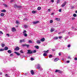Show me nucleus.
I'll return each instance as SVG.
<instances>
[{"instance_id": "1", "label": "nucleus", "mask_w": 77, "mask_h": 77, "mask_svg": "<svg viewBox=\"0 0 77 77\" xmlns=\"http://www.w3.org/2000/svg\"><path fill=\"white\" fill-rule=\"evenodd\" d=\"M27 51V54H33V51H31L30 50H28Z\"/></svg>"}, {"instance_id": "2", "label": "nucleus", "mask_w": 77, "mask_h": 77, "mask_svg": "<svg viewBox=\"0 0 77 77\" xmlns=\"http://www.w3.org/2000/svg\"><path fill=\"white\" fill-rule=\"evenodd\" d=\"M14 7L15 8H21L22 7H21V6H20L19 5L17 6V5L15 4L14 5Z\"/></svg>"}, {"instance_id": "3", "label": "nucleus", "mask_w": 77, "mask_h": 77, "mask_svg": "<svg viewBox=\"0 0 77 77\" xmlns=\"http://www.w3.org/2000/svg\"><path fill=\"white\" fill-rule=\"evenodd\" d=\"M37 65V69H40L42 68V67L40 66V64H38Z\"/></svg>"}, {"instance_id": "4", "label": "nucleus", "mask_w": 77, "mask_h": 77, "mask_svg": "<svg viewBox=\"0 0 77 77\" xmlns=\"http://www.w3.org/2000/svg\"><path fill=\"white\" fill-rule=\"evenodd\" d=\"M55 72H59V73H61L62 72L61 71L58 70V69H56L55 71Z\"/></svg>"}, {"instance_id": "5", "label": "nucleus", "mask_w": 77, "mask_h": 77, "mask_svg": "<svg viewBox=\"0 0 77 77\" xmlns=\"http://www.w3.org/2000/svg\"><path fill=\"white\" fill-rule=\"evenodd\" d=\"M22 46L23 47H24V46H26V47H27L28 48L29 47V45H27V44H23L22 45Z\"/></svg>"}, {"instance_id": "6", "label": "nucleus", "mask_w": 77, "mask_h": 77, "mask_svg": "<svg viewBox=\"0 0 77 77\" xmlns=\"http://www.w3.org/2000/svg\"><path fill=\"white\" fill-rule=\"evenodd\" d=\"M66 4V2H65L64 3L61 5L62 7H64L65 5Z\"/></svg>"}, {"instance_id": "7", "label": "nucleus", "mask_w": 77, "mask_h": 77, "mask_svg": "<svg viewBox=\"0 0 77 77\" xmlns=\"http://www.w3.org/2000/svg\"><path fill=\"white\" fill-rule=\"evenodd\" d=\"M20 50V48L18 47H17L16 48L14 49V50H15V51H18V50Z\"/></svg>"}, {"instance_id": "8", "label": "nucleus", "mask_w": 77, "mask_h": 77, "mask_svg": "<svg viewBox=\"0 0 77 77\" xmlns=\"http://www.w3.org/2000/svg\"><path fill=\"white\" fill-rule=\"evenodd\" d=\"M39 23V21H37L33 22V24H37V23Z\"/></svg>"}, {"instance_id": "9", "label": "nucleus", "mask_w": 77, "mask_h": 77, "mask_svg": "<svg viewBox=\"0 0 77 77\" xmlns=\"http://www.w3.org/2000/svg\"><path fill=\"white\" fill-rule=\"evenodd\" d=\"M15 31H16V29H15V28L14 27H13L12 28V32H15Z\"/></svg>"}, {"instance_id": "10", "label": "nucleus", "mask_w": 77, "mask_h": 77, "mask_svg": "<svg viewBox=\"0 0 77 77\" xmlns=\"http://www.w3.org/2000/svg\"><path fill=\"white\" fill-rule=\"evenodd\" d=\"M25 42V40H24V39L20 40V43H22V42Z\"/></svg>"}, {"instance_id": "11", "label": "nucleus", "mask_w": 77, "mask_h": 77, "mask_svg": "<svg viewBox=\"0 0 77 77\" xmlns=\"http://www.w3.org/2000/svg\"><path fill=\"white\" fill-rule=\"evenodd\" d=\"M14 53H15L17 55V56H20V54L18 53L17 52H14Z\"/></svg>"}, {"instance_id": "12", "label": "nucleus", "mask_w": 77, "mask_h": 77, "mask_svg": "<svg viewBox=\"0 0 77 77\" xmlns=\"http://www.w3.org/2000/svg\"><path fill=\"white\" fill-rule=\"evenodd\" d=\"M40 41H42V42H44V41H45V38H42L40 39Z\"/></svg>"}, {"instance_id": "13", "label": "nucleus", "mask_w": 77, "mask_h": 77, "mask_svg": "<svg viewBox=\"0 0 77 77\" xmlns=\"http://www.w3.org/2000/svg\"><path fill=\"white\" fill-rule=\"evenodd\" d=\"M58 60H59V58H56L54 59V62H57V61Z\"/></svg>"}, {"instance_id": "14", "label": "nucleus", "mask_w": 77, "mask_h": 77, "mask_svg": "<svg viewBox=\"0 0 77 77\" xmlns=\"http://www.w3.org/2000/svg\"><path fill=\"white\" fill-rule=\"evenodd\" d=\"M36 42L37 43V44H40V43H41V41L40 40H38Z\"/></svg>"}, {"instance_id": "15", "label": "nucleus", "mask_w": 77, "mask_h": 77, "mask_svg": "<svg viewBox=\"0 0 77 77\" xmlns=\"http://www.w3.org/2000/svg\"><path fill=\"white\" fill-rule=\"evenodd\" d=\"M54 30H54V28H51V32H53V31H54Z\"/></svg>"}, {"instance_id": "16", "label": "nucleus", "mask_w": 77, "mask_h": 77, "mask_svg": "<svg viewBox=\"0 0 77 77\" xmlns=\"http://www.w3.org/2000/svg\"><path fill=\"white\" fill-rule=\"evenodd\" d=\"M31 73L32 75H33V74H34V72H33V70H32L31 71Z\"/></svg>"}, {"instance_id": "17", "label": "nucleus", "mask_w": 77, "mask_h": 77, "mask_svg": "<svg viewBox=\"0 0 77 77\" xmlns=\"http://www.w3.org/2000/svg\"><path fill=\"white\" fill-rule=\"evenodd\" d=\"M43 56L45 57L47 56V54L45 53L43 54Z\"/></svg>"}, {"instance_id": "18", "label": "nucleus", "mask_w": 77, "mask_h": 77, "mask_svg": "<svg viewBox=\"0 0 77 77\" xmlns=\"http://www.w3.org/2000/svg\"><path fill=\"white\" fill-rule=\"evenodd\" d=\"M49 51V50H48V51H43V52L44 53H48V52Z\"/></svg>"}, {"instance_id": "19", "label": "nucleus", "mask_w": 77, "mask_h": 77, "mask_svg": "<svg viewBox=\"0 0 77 77\" xmlns=\"http://www.w3.org/2000/svg\"><path fill=\"white\" fill-rule=\"evenodd\" d=\"M8 52L9 53V54H11L12 53V51L11 50H9L8 51Z\"/></svg>"}, {"instance_id": "20", "label": "nucleus", "mask_w": 77, "mask_h": 77, "mask_svg": "<svg viewBox=\"0 0 77 77\" xmlns=\"http://www.w3.org/2000/svg\"><path fill=\"white\" fill-rule=\"evenodd\" d=\"M55 20H57V21H60V19L58 18H55Z\"/></svg>"}, {"instance_id": "21", "label": "nucleus", "mask_w": 77, "mask_h": 77, "mask_svg": "<svg viewBox=\"0 0 77 77\" xmlns=\"http://www.w3.org/2000/svg\"><path fill=\"white\" fill-rule=\"evenodd\" d=\"M35 47L36 49H39V46H35Z\"/></svg>"}, {"instance_id": "22", "label": "nucleus", "mask_w": 77, "mask_h": 77, "mask_svg": "<svg viewBox=\"0 0 77 77\" xmlns=\"http://www.w3.org/2000/svg\"><path fill=\"white\" fill-rule=\"evenodd\" d=\"M36 11H32V14H35V13H36Z\"/></svg>"}, {"instance_id": "23", "label": "nucleus", "mask_w": 77, "mask_h": 77, "mask_svg": "<svg viewBox=\"0 0 77 77\" xmlns=\"http://www.w3.org/2000/svg\"><path fill=\"white\" fill-rule=\"evenodd\" d=\"M5 50H8V48L7 47H5Z\"/></svg>"}, {"instance_id": "24", "label": "nucleus", "mask_w": 77, "mask_h": 77, "mask_svg": "<svg viewBox=\"0 0 77 77\" xmlns=\"http://www.w3.org/2000/svg\"><path fill=\"white\" fill-rule=\"evenodd\" d=\"M5 14L4 13H2L1 14V17H3V16H4Z\"/></svg>"}, {"instance_id": "25", "label": "nucleus", "mask_w": 77, "mask_h": 77, "mask_svg": "<svg viewBox=\"0 0 77 77\" xmlns=\"http://www.w3.org/2000/svg\"><path fill=\"white\" fill-rule=\"evenodd\" d=\"M16 23L17 24H20V22L18 20H17L16 21Z\"/></svg>"}, {"instance_id": "26", "label": "nucleus", "mask_w": 77, "mask_h": 77, "mask_svg": "<svg viewBox=\"0 0 77 77\" xmlns=\"http://www.w3.org/2000/svg\"><path fill=\"white\" fill-rule=\"evenodd\" d=\"M26 32L27 31L26 30H24L23 32V34H25L26 33Z\"/></svg>"}, {"instance_id": "27", "label": "nucleus", "mask_w": 77, "mask_h": 77, "mask_svg": "<svg viewBox=\"0 0 77 77\" xmlns=\"http://www.w3.org/2000/svg\"><path fill=\"white\" fill-rule=\"evenodd\" d=\"M54 39L55 40L56 39H58V37H55L54 38Z\"/></svg>"}, {"instance_id": "28", "label": "nucleus", "mask_w": 77, "mask_h": 77, "mask_svg": "<svg viewBox=\"0 0 77 77\" xmlns=\"http://www.w3.org/2000/svg\"><path fill=\"white\" fill-rule=\"evenodd\" d=\"M23 36H25V37L27 36V34L26 33L23 34Z\"/></svg>"}, {"instance_id": "29", "label": "nucleus", "mask_w": 77, "mask_h": 77, "mask_svg": "<svg viewBox=\"0 0 77 77\" xmlns=\"http://www.w3.org/2000/svg\"><path fill=\"white\" fill-rule=\"evenodd\" d=\"M28 42H29V43H31L32 44L33 43V42H32L31 40H29L28 41Z\"/></svg>"}, {"instance_id": "30", "label": "nucleus", "mask_w": 77, "mask_h": 77, "mask_svg": "<svg viewBox=\"0 0 77 77\" xmlns=\"http://www.w3.org/2000/svg\"><path fill=\"white\" fill-rule=\"evenodd\" d=\"M38 11L40 10V9H41V7H39L38 8Z\"/></svg>"}, {"instance_id": "31", "label": "nucleus", "mask_w": 77, "mask_h": 77, "mask_svg": "<svg viewBox=\"0 0 77 77\" xmlns=\"http://www.w3.org/2000/svg\"><path fill=\"white\" fill-rule=\"evenodd\" d=\"M28 27V26L26 25H24V28H27Z\"/></svg>"}, {"instance_id": "32", "label": "nucleus", "mask_w": 77, "mask_h": 77, "mask_svg": "<svg viewBox=\"0 0 77 77\" xmlns=\"http://www.w3.org/2000/svg\"><path fill=\"white\" fill-rule=\"evenodd\" d=\"M76 14H74L73 15V17H76Z\"/></svg>"}, {"instance_id": "33", "label": "nucleus", "mask_w": 77, "mask_h": 77, "mask_svg": "<svg viewBox=\"0 0 77 77\" xmlns=\"http://www.w3.org/2000/svg\"><path fill=\"white\" fill-rule=\"evenodd\" d=\"M5 44H2V47H5Z\"/></svg>"}, {"instance_id": "34", "label": "nucleus", "mask_w": 77, "mask_h": 77, "mask_svg": "<svg viewBox=\"0 0 77 77\" xmlns=\"http://www.w3.org/2000/svg\"><path fill=\"white\" fill-rule=\"evenodd\" d=\"M1 12H6V10H3L1 11Z\"/></svg>"}, {"instance_id": "35", "label": "nucleus", "mask_w": 77, "mask_h": 77, "mask_svg": "<svg viewBox=\"0 0 77 77\" xmlns=\"http://www.w3.org/2000/svg\"><path fill=\"white\" fill-rule=\"evenodd\" d=\"M60 1V0H57V3H59Z\"/></svg>"}, {"instance_id": "36", "label": "nucleus", "mask_w": 77, "mask_h": 77, "mask_svg": "<svg viewBox=\"0 0 77 77\" xmlns=\"http://www.w3.org/2000/svg\"><path fill=\"white\" fill-rule=\"evenodd\" d=\"M31 60H35V59L32 57H31Z\"/></svg>"}, {"instance_id": "37", "label": "nucleus", "mask_w": 77, "mask_h": 77, "mask_svg": "<svg viewBox=\"0 0 77 77\" xmlns=\"http://www.w3.org/2000/svg\"><path fill=\"white\" fill-rule=\"evenodd\" d=\"M53 57V56H52V55H50L49 56V58H51V57Z\"/></svg>"}, {"instance_id": "38", "label": "nucleus", "mask_w": 77, "mask_h": 77, "mask_svg": "<svg viewBox=\"0 0 77 77\" xmlns=\"http://www.w3.org/2000/svg\"><path fill=\"white\" fill-rule=\"evenodd\" d=\"M13 54H10V57H12V56H13Z\"/></svg>"}, {"instance_id": "39", "label": "nucleus", "mask_w": 77, "mask_h": 77, "mask_svg": "<svg viewBox=\"0 0 77 77\" xmlns=\"http://www.w3.org/2000/svg\"><path fill=\"white\" fill-rule=\"evenodd\" d=\"M4 5L5 7H6V8H7L8 7V5H6V4H4Z\"/></svg>"}, {"instance_id": "40", "label": "nucleus", "mask_w": 77, "mask_h": 77, "mask_svg": "<svg viewBox=\"0 0 77 77\" xmlns=\"http://www.w3.org/2000/svg\"><path fill=\"white\" fill-rule=\"evenodd\" d=\"M59 39H61V38H62V36H59L58 37Z\"/></svg>"}, {"instance_id": "41", "label": "nucleus", "mask_w": 77, "mask_h": 77, "mask_svg": "<svg viewBox=\"0 0 77 77\" xmlns=\"http://www.w3.org/2000/svg\"><path fill=\"white\" fill-rule=\"evenodd\" d=\"M36 51L35 50H34L33 51V53H36Z\"/></svg>"}, {"instance_id": "42", "label": "nucleus", "mask_w": 77, "mask_h": 77, "mask_svg": "<svg viewBox=\"0 0 77 77\" xmlns=\"http://www.w3.org/2000/svg\"><path fill=\"white\" fill-rule=\"evenodd\" d=\"M71 47V45H69L67 46V47H68V48H69V47Z\"/></svg>"}, {"instance_id": "43", "label": "nucleus", "mask_w": 77, "mask_h": 77, "mask_svg": "<svg viewBox=\"0 0 77 77\" xmlns=\"http://www.w3.org/2000/svg\"><path fill=\"white\" fill-rule=\"evenodd\" d=\"M59 12H61V11H62V9H60L59 10Z\"/></svg>"}, {"instance_id": "44", "label": "nucleus", "mask_w": 77, "mask_h": 77, "mask_svg": "<svg viewBox=\"0 0 77 77\" xmlns=\"http://www.w3.org/2000/svg\"><path fill=\"white\" fill-rule=\"evenodd\" d=\"M58 54L60 56L61 55V53L60 52H59Z\"/></svg>"}, {"instance_id": "45", "label": "nucleus", "mask_w": 77, "mask_h": 77, "mask_svg": "<svg viewBox=\"0 0 77 77\" xmlns=\"http://www.w3.org/2000/svg\"><path fill=\"white\" fill-rule=\"evenodd\" d=\"M66 63H69V60H68L66 61Z\"/></svg>"}, {"instance_id": "46", "label": "nucleus", "mask_w": 77, "mask_h": 77, "mask_svg": "<svg viewBox=\"0 0 77 77\" xmlns=\"http://www.w3.org/2000/svg\"><path fill=\"white\" fill-rule=\"evenodd\" d=\"M6 35H7L8 37H9V34H6Z\"/></svg>"}, {"instance_id": "47", "label": "nucleus", "mask_w": 77, "mask_h": 77, "mask_svg": "<svg viewBox=\"0 0 77 77\" xmlns=\"http://www.w3.org/2000/svg\"><path fill=\"white\" fill-rule=\"evenodd\" d=\"M0 33L1 34H2V35L3 34V32H2V31H0Z\"/></svg>"}, {"instance_id": "48", "label": "nucleus", "mask_w": 77, "mask_h": 77, "mask_svg": "<svg viewBox=\"0 0 77 77\" xmlns=\"http://www.w3.org/2000/svg\"><path fill=\"white\" fill-rule=\"evenodd\" d=\"M4 50V49H0V51H3Z\"/></svg>"}, {"instance_id": "49", "label": "nucleus", "mask_w": 77, "mask_h": 77, "mask_svg": "<svg viewBox=\"0 0 77 77\" xmlns=\"http://www.w3.org/2000/svg\"><path fill=\"white\" fill-rule=\"evenodd\" d=\"M20 52L21 53H23V51L22 50H21L20 51Z\"/></svg>"}, {"instance_id": "50", "label": "nucleus", "mask_w": 77, "mask_h": 77, "mask_svg": "<svg viewBox=\"0 0 77 77\" xmlns=\"http://www.w3.org/2000/svg\"><path fill=\"white\" fill-rule=\"evenodd\" d=\"M53 23V20H51L50 21V23Z\"/></svg>"}, {"instance_id": "51", "label": "nucleus", "mask_w": 77, "mask_h": 77, "mask_svg": "<svg viewBox=\"0 0 77 77\" xmlns=\"http://www.w3.org/2000/svg\"><path fill=\"white\" fill-rule=\"evenodd\" d=\"M50 11H51V9H49L48 10V12H50Z\"/></svg>"}, {"instance_id": "52", "label": "nucleus", "mask_w": 77, "mask_h": 77, "mask_svg": "<svg viewBox=\"0 0 77 77\" xmlns=\"http://www.w3.org/2000/svg\"><path fill=\"white\" fill-rule=\"evenodd\" d=\"M74 60H77V57L75 58Z\"/></svg>"}, {"instance_id": "53", "label": "nucleus", "mask_w": 77, "mask_h": 77, "mask_svg": "<svg viewBox=\"0 0 77 77\" xmlns=\"http://www.w3.org/2000/svg\"><path fill=\"white\" fill-rule=\"evenodd\" d=\"M75 18H74V17H72V20H75Z\"/></svg>"}, {"instance_id": "54", "label": "nucleus", "mask_w": 77, "mask_h": 77, "mask_svg": "<svg viewBox=\"0 0 77 77\" xmlns=\"http://www.w3.org/2000/svg\"><path fill=\"white\" fill-rule=\"evenodd\" d=\"M51 2H52V3H53V2H54V0H52L51 1Z\"/></svg>"}, {"instance_id": "55", "label": "nucleus", "mask_w": 77, "mask_h": 77, "mask_svg": "<svg viewBox=\"0 0 77 77\" xmlns=\"http://www.w3.org/2000/svg\"><path fill=\"white\" fill-rule=\"evenodd\" d=\"M68 59H71V57H68Z\"/></svg>"}, {"instance_id": "56", "label": "nucleus", "mask_w": 77, "mask_h": 77, "mask_svg": "<svg viewBox=\"0 0 77 77\" xmlns=\"http://www.w3.org/2000/svg\"><path fill=\"white\" fill-rule=\"evenodd\" d=\"M40 69V71H42V70H43V69H42V68Z\"/></svg>"}, {"instance_id": "57", "label": "nucleus", "mask_w": 77, "mask_h": 77, "mask_svg": "<svg viewBox=\"0 0 77 77\" xmlns=\"http://www.w3.org/2000/svg\"><path fill=\"white\" fill-rule=\"evenodd\" d=\"M72 30H74V27H72Z\"/></svg>"}, {"instance_id": "58", "label": "nucleus", "mask_w": 77, "mask_h": 77, "mask_svg": "<svg viewBox=\"0 0 77 77\" xmlns=\"http://www.w3.org/2000/svg\"><path fill=\"white\" fill-rule=\"evenodd\" d=\"M54 14V13H52L51 14V15H53Z\"/></svg>"}, {"instance_id": "59", "label": "nucleus", "mask_w": 77, "mask_h": 77, "mask_svg": "<svg viewBox=\"0 0 77 77\" xmlns=\"http://www.w3.org/2000/svg\"><path fill=\"white\" fill-rule=\"evenodd\" d=\"M25 75H27V73H25Z\"/></svg>"}, {"instance_id": "60", "label": "nucleus", "mask_w": 77, "mask_h": 77, "mask_svg": "<svg viewBox=\"0 0 77 77\" xmlns=\"http://www.w3.org/2000/svg\"><path fill=\"white\" fill-rule=\"evenodd\" d=\"M2 72H0V75H2Z\"/></svg>"}, {"instance_id": "61", "label": "nucleus", "mask_w": 77, "mask_h": 77, "mask_svg": "<svg viewBox=\"0 0 77 77\" xmlns=\"http://www.w3.org/2000/svg\"><path fill=\"white\" fill-rule=\"evenodd\" d=\"M23 20H24V21H26V18H24Z\"/></svg>"}, {"instance_id": "62", "label": "nucleus", "mask_w": 77, "mask_h": 77, "mask_svg": "<svg viewBox=\"0 0 77 77\" xmlns=\"http://www.w3.org/2000/svg\"><path fill=\"white\" fill-rule=\"evenodd\" d=\"M27 20H28L27 19H26V20L25 21H27Z\"/></svg>"}, {"instance_id": "63", "label": "nucleus", "mask_w": 77, "mask_h": 77, "mask_svg": "<svg viewBox=\"0 0 77 77\" xmlns=\"http://www.w3.org/2000/svg\"><path fill=\"white\" fill-rule=\"evenodd\" d=\"M16 27H18V26L17 25V26H16Z\"/></svg>"}, {"instance_id": "64", "label": "nucleus", "mask_w": 77, "mask_h": 77, "mask_svg": "<svg viewBox=\"0 0 77 77\" xmlns=\"http://www.w3.org/2000/svg\"><path fill=\"white\" fill-rule=\"evenodd\" d=\"M75 12V13H76L77 14V11H76Z\"/></svg>"}]
</instances>
